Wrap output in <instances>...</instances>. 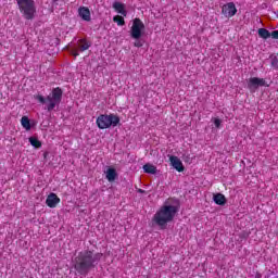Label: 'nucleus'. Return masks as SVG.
Instances as JSON below:
<instances>
[{"instance_id": "25", "label": "nucleus", "mask_w": 278, "mask_h": 278, "mask_svg": "<svg viewBox=\"0 0 278 278\" xmlns=\"http://www.w3.org/2000/svg\"><path fill=\"white\" fill-rule=\"evenodd\" d=\"M135 47H137L138 49H140V47H142V41H140V40H137V41H135Z\"/></svg>"}, {"instance_id": "15", "label": "nucleus", "mask_w": 278, "mask_h": 278, "mask_svg": "<svg viewBox=\"0 0 278 278\" xmlns=\"http://www.w3.org/2000/svg\"><path fill=\"white\" fill-rule=\"evenodd\" d=\"M113 8L115 12H117L118 14H122V16H127V10H125V4L121 2H114Z\"/></svg>"}, {"instance_id": "8", "label": "nucleus", "mask_w": 278, "mask_h": 278, "mask_svg": "<svg viewBox=\"0 0 278 278\" xmlns=\"http://www.w3.org/2000/svg\"><path fill=\"white\" fill-rule=\"evenodd\" d=\"M222 13L227 18H231V16H236V14L238 13V9H236V3L228 2L227 4H224L222 8Z\"/></svg>"}, {"instance_id": "14", "label": "nucleus", "mask_w": 278, "mask_h": 278, "mask_svg": "<svg viewBox=\"0 0 278 278\" xmlns=\"http://www.w3.org/2000/svg\"><path fill=\"white\" fill-rule=\"evenodd\" d=\"M213 201H214V203H216V205H226L227 204V198H225V194H223V193L214 194Z\"/></svg>"}, {"instance_id": "16", "label": "nucleus", "mask_w": 278, "mask_h": 278, "mask_svg": "<svg viewBox=\"0 0 278 278\" xmlns=\"http://www.w3.org/2000/svg\"><path fill=\"white\" fill-rule=\"evenodd\" d=\"M143 170L148 175H155L157 173V167H155V165L153 164L147 163L146 165H143Z\"/></svg>"}, {"instance_id": "11", "label": "nucleus", "mask_w": 278, "mask_h": 278, "mask_svg": "<svg viewBox=\"0 0 278 278\" xmlns=\"http://www.w3.org/2000/svg\"><path fill=\"white\" fill-rule=\"evenodd\" d=\"M60 203V198L55 193H50L46 200V204L48 207H58V204Z\"/></svg>"}, {"instance_id": "4", "label": "nucleus", "mask_w": 278, "mask_h": 278, "mask_svg": "<svg viewBox=\"0 0 278 278\" xmlns=\"http://www.w3.org/2000/svg\"><path fill=\"white\" fill-rule=\"evenodd\" d=\"M99 129H110V127H118L121 124V117L116 114H101L96 119Z\"/></svg>"}, {"instance_id": "28", "label": "nucleus", "mask_w": 278, "mask_h": 278, "mask_svg": "<svg viewBox=\"0 0 278 278\" xmlns=\"http://www.w3.org/2000/svg\"><path fill=\"white\" fill-rule=\"evenodd\" d=\"M52 1H54V3H55V2L59 1V0H52Z\"/></svg>"}, {"instance_id": "10", "label": "nucleus", "mask_w": 278, "mask_h": 278, "mask_svg": "<svg viewBox=\"0 0 278 278\" xmlns=\"http://www.w3.org/2000/svg\"><path fill=\"white\" fill-rule=\"evenodd\" d=\"M78 16L83 18V21H86L87 23H90L92 21V17L90 15V9L88 7H80L78 9Z\"/></svg>"}, {"instance_id": "19", "label": "nucleus", "mask_w": 278, "mask_h": 278, "mask_svg": "<svg viewBox=\"0 0 278 278\" xmlns=\"http://www.w3.org/2000/svg\"><path fill=\"white\" fill-rule=\"evenodd\" d=\"M28 140L31 147H34L35 149H40V147H42V142H40V140H38V138L36 137H29Z\"/></svg>"}, {"instance_id": "7", "label": "nucleus", "mask_w": 278, "mask_h": 278, "mask_svg": "<svg viewBox=\"0 0 278 278\" xmlns=\"http://www.w3.org/2000/svg\"><path fill=\"white\" fill-rule=\"evenodd\" d=\"M262 87L269 88L270 85L266 83V79L260 77H251L248 80V88L250 92H255Z\"/></svg>"}, {"instance_id": "24", "label": "nucleus", "mask_w": 278, "mask_h": 278, "mask_svg": "<svg viewBox=\"0 0 278 278\" xmlns=\"http://www.w3.org/2000/svg\"><path fill=\"white\" fill-rule=\"evenodd\" d=\"M270 37H273L274 40H278V30L271 31Z\"/></svg>"}, {"instance_id": "2", "label": "nucleus", "mask_w": 278, "mask_h": 278, "mask_svg": "<svg viewBox=\"0 0 278 278\" xmlns=\"http://www.w3.org/2000/svg\"><path fill=\"white\" fill-rule=\"evenodd\" d=\"M64 94V91L62 88L56 87L53 88L51 93L45 98L42 94L34 96V99L38 101V103H41V105H46V110L49 112H53L55 110L56 105H60L62 103V97Z\"/></svg>"}, {"instance_id": "26", "label": "nucleus", "mask_w": 278, "mask_h": 278, "mask_svg": "<svg viewBox=\"0 0 278 278\" xmlns=\"http://www.w3.org/2000/svg\"><path fill=\"white\" fill-rule=\"evenodd\" d=\"M253 278H262V274L257 271Z\"/></svg>"}, {"instance_id": "27", "label": "nucleus", "mask_w": 278, "mask_h": 278, "mask_svg": "<svg viewBox=\"0 0 278 278\" xmlns=\"http://www.w3.org/2000/svg\"><path fill=\"white\" fill-rule=\"evenodd\" d=\"M138 192H140L141 194H144V190L139 189Z\"/></svg>"}, {"instance_id": "5", "label": "nucleus", "mask_w": 278, "mask_h": 278, "mask_svg": "<svg viewBox=\"0 0 278 278\" xmlns=\"http://www.w3.org/2000/svg\"><path fill=\"white\" fill-rule=\"evenodd\" d=\"M17 8L22 12L26 21H34L36 16V1L34 0H16Z\"/></svg>"}, {"instance_id": "17", "label": "nucleus", "mask_w": 278, "mask_h": 278, "mask_svg": "<svg viewBox=\"0 0 278 278\" xmlns=\"http://www.w3.org/2000/svg\"><path fill=\"white\" fill-rule=\"evenodd\" d=\"M257 34L260 38H263V40H268V38H270V33L266 28H260Z\"/></svg>"}, {"instance_id": "23", "label": "nucleus", "mask_w": 278, "mask_h": 278, "mask_svg": "<svg viewBox=\"0 0 278 278\" xmlns=\"http://www.w3.org/2000/svg\"><path fill=\"white\" fill-rule=\"evenodd\" d=\"M71 53L74 55V58H77L79 55V50H77V48H73Z\"/></svg>"}, {"instance_id": "18", "label": "nucleus", "mask_w": 278, "mask_h": 278, "mask_svg": "<svg viewBox=\"0 0 278 278\" xmlns=\"http://www.w3.org/2000/svg\"><path fill=\"white\" fill-rule=\"evenodd\" d=\"M21 123L22 127L26 129V131H29L31 129V123L29 122V117L23 116Z\"/></svg>"}, {"instance_id": "21", "label": "nucleus", "mask_w": 278, "mask_h": 278, "mask_svg": "<svg viewBox=\"0 0 278 278\" xmlns=\"http://www.w3.org/2000/svg\"><path fill=\"white\" fill-rule=\"evenodd\" d=\"M271 66H273V68H276V71L278 70V59H277V56H274L271 59Z\"/></svg>"}, {"instance_id": "6", "label": "nucleus", "mask_w": 278, "mask_h": 278, "mask_svg": "<svg viewBox=\"0 0 278 278\" xmlns=\"http://www.w3.org/2000/svg\"><path fill=\"white\" fill-rule=\"evenodd\" d=\"M142 31H144V23L140 18H135L130 28V36L134 40H140L142 38Z\"/></svg>"}, {"instance_id": "20", "label": "nucleus", "mask_w": 278, "mask_h": 278, "mask_svg": "<svg viewBox=\"0 0 278 278\" xmlns=\"http://www.w3.org/2000/svg\"><path fill=\"white\" fill-rule=\"evenodd\" d=\"M113 21H114V23H117V25L119 27H123V25H125V18L123 16H121V15H115L113 17Z\"/></svg>"}, {"instance_id": "3", "label": "nucleus", "mask_w": 278, "mask_h": 278, "mask_svg": "<svg viewBox=\"0 0 278 278\" xmlns=\"http://www.w3.org/2000/svg\"><path fill=\"white\" fill-rule=\"evenodd\" d=\"M177 214V206L175 205H163L153 217L154 223L159 227H166L168 223L173 222Z\"/></svg>"}, {"instance_id": "9", "label": "nucleus", "mask_w": 278, "mask_h": 278, "mask_svg": "<svg viewBox=\"0 0 278 278\" xmlns=\"http://www.w3.org/2000/svg\"><path fill=\"white\" fill-rule=\"evenodd\" d=\"M169 162L170 165L173 166V168H175V170H177L178 173H184V170H186V167L184 166V163L181 162V160L175 155H170L169 156Z\"/></svg>"}, {"instance_id": "12", "label": "nucleus", "mask_w": 278, "mask_h": 278, "mask_svg": "<svg viewBox=\"0 0 278 278\" xmlns=\"http://www.w3.org/2000/svg\"><path fill=\"white\" fill-rule=\"evenodd\" d=\"M77 47L79 48V51H88L92 47V42L86 40V39H79L77 41Z\"/></svg>"}, {"instance_id": "22", "label": "nucleus", "mask_w": 278, "mask_h": 278, "mask_svg": "<svg viewBox=\"0 0 278 278\" xmlns=\"http://www.w3.org/2000/svg\"><path fill=\"white\" fill-rule=\"evenodd\" d=\"M222 124H223V121L220 118L214 119V125H215L216 129H220Z\"/></svg>"}, {"instance_id": "1", "label": "nucleus", "mask_w": 278, "mask_h": 278, "mask_svg": "<svg viewBox=\"0 0 278 278\" xmlns=\"http://www.w3.org/2000/svg\"><path fill=\"white\" fill-rule=\"evenodd\" d=\"M103 257L102 253H94L90 250L81 251L73 260L74 269L81 277H86L90 270L97 268Z\"/></svg>"}, {"instance_id": "13", "label": "nucleus", "mask_w": 278, "mask_h": 278, "mask_svg": "<svg viewBox=\"0 0 278 278\" xmlns=\"http://www.w3.org/2000/svg\"><path fill=\"white\" fill-rule=\"evenodd\" d=\"M105 177H106L108 181H110V184H112V181H116V179L118 178V173H116V170L114 168L110 167L105 172Z\"/></svg>"}]
</instances>
